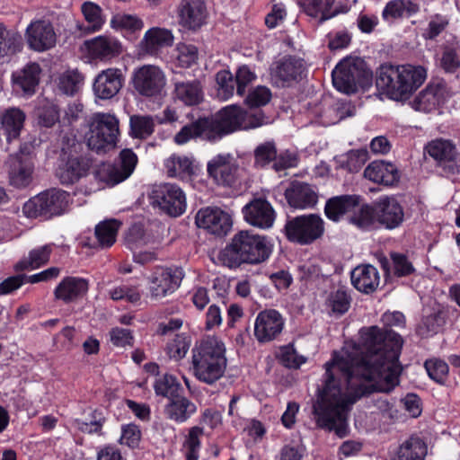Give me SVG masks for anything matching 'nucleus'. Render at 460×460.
<instances>
[{
	"label": "nucleus",
	"mask_w": 460,
	"mask_h": 460,
	"mask_svg": "<svg viewBox=\"0 0 460 460\" xmlns=\"http://www.w3.org/2000/svg\"><path fill=\"white\" fill-rule=\"evenodd\" d=\"M361 337V349L334 352L325 363L324 385L313 405L317 425L334 430L340 438L347 434V415L352 404L374 392L389 393L399 383L401 336L372 326Z\"/></svg>",
	"instance_id": "1"
},
{
	"label": "nucleus",
	"mask_w": 460,
	"mask_h": 460,
	"mask_svg": "<svg viewBox=\"0 0 460 460\" xmlns=\"http://www.w3.org/2000/svg\"><path fill=\"white\" fill-rule=\"evenodd\" d=\"M425 79L426 70L422 66L383 65L376 84L390 99L403 101L409 99Z\"/></svg>",
	"instance_id": "2"
},
{
	"label": "nucleus",
	"mask_w": 460,
	"mask_h": 460,
	"mask_svg": "<svg viewBox=\"0 0 460 460\" xmlns=\"http://www.w3.org/2000/svg\"><path fill=\"white\" fill-rule=\"evenodd\" d=\"M270 254V249L263 236L243 230L234 235L230 243L219 252L218 260L224 266L234 269L243 263H261Z\"/></svg>",
	"instance_id": "3"
},
{
	"label": "nucleus",
	"mask_w": 460,
	"mask_h": 460,
	"mask_svg": "<svg viewBox=\"0 0 460 460\" xmlns=\"http://www.w3.org/2000/svg\"><path fill=\"white\" fill-rule=\"evenodd\" d=\"M227 366L226 347L216 338H208L192 349L191 369L194 376L213 385L225 374Z\"/></svg>",
	"instance_id": "4"
},
{
	"label": "nucleus",
	"mask_w": 460,
	"mask_h": 460,
	"mask_svg": "<svg viewBox=\"0 0 460 460\" xmlns=\"http://www.w3.org/2000/svg\"><path fill=\"white\" fill-rule=\"evenodd\" d=\"M118 118L111 113H94L88 122L86 133L88 147L98 154H105L116 147L119 134Z\"/></svg>",
	"instance_id": "5"
},
{
	"label": "nucleus",
	"mask_w": 460,
	"mask_h": 460,
	"mask_svg": "<svg viewBox=\"0 0 460 460\" xmlns=\"http://www.w3.org/2000/svg\"><path fill=\"white\" fill-rule=\"evenodd\" d=\"M69 195L62 190L51 189L38 194L23 205V213L28 217L61 215L68 206Z\"/></svg>",
	"instance_id": "6"
},
{
	"label": "nucleus",
	"mask_w": 460,
	"mask_h": 460,
	"mask_svg": "<svg viewBox=\"0 0 460 460\" xmlns=\"http://www.w3.org/2000/svg\"><path fill=\"white\" fill-rule=\"evenodd\" d=\"M324 233V222L316 214L298 216L288 220L285 225L287 238L301 245L313 243Z\"/></svg>",
	"instance_id": "7"
},
{
	"label": "nucleus",
	"mask_w": 460,
	"mask_h": 460,
	"mask_svg": "<svg viewBox=\"0 0 460 460\" xmlns=\"http://www.w3.org/2000/svg\"><path fill=\"white\" fill-rule=\"evenodd\" d=\"M69 146L62 147L61 163L56 175L64 185L74 184L86 174L89 169L88 161L76 154L81 144L75 137L68 138Z\"/></svg>",
	"instance_id": "8"
},
{
	"label": "nucleus",
	"mask_w": 460,
	"mask_h": 460,
	"mask_svg": "<svg viewBox=\"0 0 460 460\" xmlns=\"http://www.w3.org/2000/svg\"><path fill=\"white\" fill-rule=\"evenodd\" d=\"M367 76L361 59L344 58L332 72V83L339 92L350 94L357 92L358 84Z\"/></svg>",
	"instance_id": "9"
},
{
	"label": "nucleus",
	"mask_w": 460,
	"mask_h": 460,
	"mask_svg": "<svg viewBox=\"0 0 460 460\" xmlns=\"http://www.w3.org/2000/svg\"><path fill=\"white\" fill-rule=\"evenodd\" d=\"M31 152L32 146L23 144L19 152L10 155L6 162L10 184L15 188H25L32 181L34 163Z\"/></svg>",
	"instance_id": "10"
},
{
	"label": "nucleus",
	"mask_w": 460,
	"mask_h": 460,
	"mask_svg": "<svg viewBox=\"0 0 460 460\" xmlns=\"http://www.w3.org/2000/svg\"><path fill=\"white\" fill-rule=\"evenodd\" d=\"M137 164V155L129 148L122 149L113 164H103L98 169L101 181L114 186L127 180Z\"/></svg>",
	"instance_id": "11"
},
{
	"label": "nucleus",
	"mask_w": 460,
	"mask_h": 460,
	"mask_svg": "<svg viewBox=\"0 0 460 460\" xmlns=\"http://www.w3.org/2000/svg\"><path fill=\"white\" fill-rule=\"evenodd\" d=\"M184 272L180 267L157 269L149 278V292L152 299L162 301L173 294L181 286Z\"/></svg>",
	"instance_id": "12"
},
{
	"label": "nucleus",
	"mask_w": 460,
	"mask_h": 460,
	"mask_svg": "<svg viewBox=\"0 0 460 460\" xmlns=\"http://www.w3.org/2000/svg\"><path fill=\"white\" fill-rule=\"evenodd\" d=\"M153 203L171 217L181 215L186 208V197L175 184L164 183L155 186L152 191Z\"/></svg>",
	"instance_id": "13"
},
{
	"label": "nucleus",
	"mask_w": 460,
	"mask_h": 460,
	"mask_svg": "<svg viewBox=\"0 0 460 460\" xmlns=\"http://www.w3.org/2000/svg\"><path fill=\"white\" fill-rule=\"evenodd\" d=\"M132 84L140 95L153 97L165 86V75L158 66L144 65L133 72Z\"/></svg>",
	"instance_id": "14"
},
{
	"label": "nucleus",
	"mask_w": 460,
	"mask_h": 460,
	"mask_svg": "<svg viewBox=\"0 0 460 460\" xmlns=\"http://www.w3.org/2000/svg\"><path fill=\"white\" fill-rule=\"evenodd\" d=\"M29 48L37 52L47 51L57 43V35L52 24L46 20L31 22L25 31Z\"/></svg>",
	"instance_id": "15"
},
{
	"label": "nucleus",
	"mask_w": 460,
	"mask_h": 460,
	"mask_svg": "<svg viewBox=\"0 0 460 460\" xmlns=\"http://www.w3.org/2000/svg\"><path fill=\"white\" fill-rule=\"evenodd\" d=\"M376 223L385 229L399 227L404 219L402 207L394 197H381L374 202Z\"/></svg>",
	"instance_id": "16"
},
{
	"label": "nucleus",
	"mask_w": 460,
	"mask_h": 460,
	"mask_svg": "<svg viewBox=\"0 0 460 460\" xmlns=\"http://www.w3.org/2000/svg\"><path fill=\"white\" fill-rule=\"evenodd\" d=\"M284 328L282 315L274 309L258 314L254 324V335L259 342H269L277 339Z\"/></svg>",
	"instance_id": "17"
},
{
	"label": "nucleus",
	"mask_w": 460,
	"mask_h": 460,
	"mask_svg": "<svg viewBox=\"0 0 460 460\" xmlns=\"http://www.w3.org/2000/svg\"><path fill=\"white\" fill-rule=\"evenodd\" d=\"M125 75L121 69L110 67L100 72L94 79L93 90L94 95L102 100H110L116 96L124 85Z\"/></svg>",
	"instance_id": "18"
},
{
	"label": "nucleus",
	"mask_w": 460,
	"mask_h": 460,
	"mask_svg": "<svg viewBox=\"0 0 460 460\" xmlns=\"http://www.w3.org/2000/svg\"><path fill=\"white\" fill-rule=\"evenodd\" d=\"M243 213L248 224L261 229L270 228L276 218L272 205L263 198L251 200L243 207Z\"/></svg>",
	"instance_id": "19"
},
{
	"label": "nucleus",
	"mask_w": 460,
	"mask_h": 460,
	"mask_svg": "<svg viewBox=\"0 0 460 460\" xmlns=\"http://www.w3.org/2000/svg\"><path fill=\"white\" fill-rule=\"evenodd\" d=\"M242 107L229 105L221 109L214 118H208L215 140L223 136L242 130Z\"/></svg>",
	"instance_id": "20"
},
{
	"label": "nucleus",
	"mask_w": 460,
	"mask_h": 460,
	"mask_svg": "<svg viewBox=\"0 0 460 460\" xmlns=\"http://www.w3.org/2000/svg\"><path fill=\"white\" fill-rule=\"evenodd\" d=\"M177 14L181 27L197 31L205 24L208 13L202 0H181L177 7Z\"/></svg>",
	"instance_id": "21"
},
{
	"label": "nucleus",
	"mask_w": 460,
	"mask_h": 460,
	"mask_svg": "<svg viewBox=\"0 0 460 460\" xmlns=\"http://www.w3.org/2000/svg\"><path fill=\"white\" fill-rule=\"evenodd\" d=\"M196 225L216 235H225L230 230L232 223L228 214L216 208L200 209L195 217Z\"/></svg>",
	"instance_id": "22"
},
{
	"label": "nucleus",
	"mask_w": 460,
	"mask_h": 460,
	"mask_svg": "<svg viewBox=\"0 0 460 460\" xmlns=\"http://www.w3.org/2000/svg\"><path fill=\"white\" fill-rule=\"evenodd\" d=\"M89 280L81 277H65L54 289L55 299L70 304L82 299L88 293Z\"/></svg>",
	"instance_id": "23"
},
{
	"label": "nucleus",
	"mask_w": 460,
	"mask_h": 460,
	"mask_svg": "<svg viewBox=\"0 0 460 460\" xmlns=\"http://www.w3.org/2000/svg\"><path fill=\"white\" fill-rule=\"evenodd\" d=\"M304 72L302 60L286 57L271 65L270 76L272 82L277 85L284 86L293 81L301 78Z\"/></svg>",
	"instance_id": "24"
},
{
	"label": "nucleus",
	"mask_w": 460,
	"mask_h": 460,
	"mask_svg": "<svg viewBox=\"0 0 460 460\" xmlns=\"http://www.w3.org/2000/svg\"><path fill=\"white\" fill-rule=\"evenodd\" d=\"M447 97V93L444 83H431L415 97L412 108L419 111L430 112L441 105Z\"/></svg>",
	"instance_id": "25"
},
{
	"label": "nucleus",
	"mask_w": 460,
	"mask_h": 460,
	"mask_svg": "<svg viewBox=\"0 0 460 460\" xmlns=\"http://www.w3.org/2000/svg\"><path fill=\"white\" fill-rule=\"evenodd\" d=\"M285 197L290 207L306 209L314 208L318 201L316 190L308 183L294 181L285 191Z\"/></svg>",
	"instance_id": "26"
},
{
	"label": "nucleus",
	"mask_w": 460,
	"mask_h": 460,
	"mask_svg": "<svg viewBox=\"0 0 460 460\" xmlns=\"http://www.w3.org/2000/svg\"><path fill=\"white\" fill-rule=\"evenodd\" d=\"M236 170L229 154L217 155L208 163V172L217 184L231 186L235 181Z\"/></svg>",
	"instance_id": "27"
},
{
	"label": "nucleus",
	"mask_w": 460,
	"mask_h": 460,
	"mask_svg": "<svg viewBox=\"0 0 460 460\" xmlns=\"http://www.w3.org/2000/svg\"><path fill=\"white\" fill-rule=\"evenodd\" d=\"M41 67L36 62H30L12 75V83L15 90L23 94L32 95L39 85Z\"/></svg>",
	"instance_id": "28"
},
{
	"label": "nucleus",
	"mask_w": 460,
	"mask_h": 460,
	"mask_svg": "<svg viewBox=\"0 0 460 460\" xmlns=\"http://www.w3.org/2000/svg\"><path fill=\"white\" fill-rule=\"evenodd\" d=\"M364 176L373 182L387 186L394 185L400 178L397 167L382 160L369 164L364 171Z\"/></svg>",
	"instance_id": "29"
},
{
	"label": "nucleus",
	"mask_w": 460,
	"mask_h": 460,
	"mask_svg": "<svg viewBox=\"0 0 460 460\" xmlns=\"http://www.w3.org/2000/svg\"><path fill=\"white\" fill-rule=\"evenodd\" d=\"M89 53L93 58L110 59L121 53V44L113 37L98 36L86 41Z\"/></svg>",
	"instance_id": "30"
},
{
	"label": "nucleus",
	"mask_w": 460,
	"mask_h": 460,
	"mask_svg": "<svg viewBox=\"0 0 460 460\" xmlns=\"http://www.w3.org/2000/svg\"><path fill=\"white\" fill-rule=\"evenodd\" d=\"M22 38L15 31L0 22V64L7 63L22 49Z\"/></svg>",
	"instance_id": "31"
},
{
	"label": "nucleus",
	"mask_w": 460,
	"mask_h": 460,
	"mask_svg": "<svg viewBox=\"0 0 460 460\" xmlns=\"http://www.w3.org/2000/svg\"><path fill=\"white\" fill-rule=\"evenodd\" d=\"M196 411V404L181 395L171 399L164 407L166 418L176 423L186 422Z\"/></svg>",
	"instance_id": "32"
},
{
	"label": "nucleus",
	"mask_w": 460,
	"mask_h": 460,
	"mask_svg": "<svg viewBox=\"0 0 460 460\" xmlns=\"http://www.w3.org/2000/svg\"><path fill=\"white\" fill-rule=\"evenodd\" d=\"M359 204V198L355 195H342L331 198L324 208L325 216L338 222L345 214L352 212Z\"/></svg>",
	"instance_id": "33"
},
{
	"label": "nucleus",
	"mask_w": 460,
	"mask_h": 460,
	"mask_svg": "<svg viewBox=\"0 0 460 460\" xmlns=\"http://www.w3.org/2000/svg\"><path fill=\"white\" fill-rule=\"evenodd\" d=\"M351 282L360 292L372 293L379 284L378 271L372 265L358 266L351 272Z\"/></svg>",
	"instance_id": "34"
},
{
	"label": "nucleus",
	"mask_w": 460,
	"mask_h": 460,
	"mask_svg": "<svg viewBox=\"0 0 460 460\" xmlns=\"http://www.w3.org/2000/svg\"><path fill=\"white\" fill-rule=\"evenodd\" d=\"M202 137L204 139L214 141L215 135H213L208 122V118L199 119L190 124L185 125L175 135L174 141L178 145H183L195 137Z\"/></svg>",
	"instance_id": "35"
},
{
	"label": "nucleus",
	"mask_w": 460,
	"mask_h": 460,
	"mask_svg": "<svg viewBox=\"0 0 460 460\" xmlns=\"http://www.w3.org/2000/svg\"><path fill=\"white\" fill-rule=\"evenodd\" d=\"M427 454L426 442L418 436H411L398 447L392 460H425Z\"/></svg>",
	"instance_id": "36"
},
{
	"label": "nucleus",
	"mask_w": 460,
	"mask_h": 460,
	"mask_svg": "<svg viewBox=\"0 0 460 460\" xmlns=\"http://www.w3.org/2000/svg\"><path fill=\"white\" fill-rule=\"evenodd\" d=\"M25 118V113L19 108L13 107L4 111L1 118V124L8 142L19 137Z\"/></svg>",
	"instance_id": "37"
},
{
	"label": "nucleus",
	"mask_w": 460,
	"mask_h": 460,
	"mask_svg": "<svg viewBox=\"0 0 460 460\" xmlns=\"http://www.w3.org/2000/svg\"><path fill=\"white\" fill-rule=\"evenodd\" d=\"M172 41L171 31L155 27L146 32L141 45L146 53L154 54L159 48L172 45Z\"/></svg>",
	"instance_id": "38"
},
{
	"label": "nucleus",
	"mask_w": 460,
	"mask_h": 460,
	"mask_svg": "<svg viewBox=\"0 0 460 460\" xmlns=\"http://www.w3.org/2000/svg\"><path fill=\"white\" fill-rule=\"evenodd\" d=\"M174 93L177 99L186 105H196L203 100V93L198 80L174 82Z\"/></svg>",
	"instance_id": "39"
},
{
	"label": "nucleus",
	"mask_w": 460,
	"mask_h": 460,
	"mask_svg": "<svg viewBox=\"0 0 460 460\" xmlns=\"http://www.w3.org/2000/svg\"><path fill=\"white\" fill-rule=\"evenodd\" d=\"M164 167L167 175L172 178L183 179L194 174L193 161L185 155H172L165 160Z\"/></svg>",
	"instance_id": "40"
},
{
	"label": "nucleus",
	"mask_w": 460,
	"mask_h": 460,
	"mask_svg": "<svg viewBox=\"0 0 460 460\" xmlns=\"http://www.w3.org/2000/svg\"><path fill=\"white\" fill-rule=\"evenodd\" d=\"M419 11V6L409 0H393L386 4L383 11V18L388 22L404 16H411Z\"/></svg>",
	"instance_id": "41"
},
{
	"label": "nucleus",
	"mask_w": 460,
	"mask_h": 460,
	"mask_svg": "<svg viewBox=\"0 0 460 460\" xmlns=\"http://www.w3.org/2000/svg\"><path fill=\"white\" fill-rule=\"evenodd\" d=\"M355 112V106L349 102L338 101L333 106L324 111L321 123L324 126L333 125L345 118L354 116Z\"/></svg>",
	"instance_id": "42"
},
{
	"label": "nucleus",
	"mask_w": 460,
	"mask_h": 460,
	"mask_svg": "<svg viewBox=\"0 0 460 460\" xmlns=\"http://www.w3.org/2000/svg\"><path fill=\"white\" fill-rule=\"evenodd\" d=\"M425 151L438 162H450L456 156V148L448 140L436 139L429 142Z\"/></svg>",
	"instance_id": "43"
},
{
	"label": "nucleus",
	"mask_w": 460,
	"mask_h": 460,
	"mask_svg": "<svg viewBox=\"0 0 460 460\" xmlns=\"http://www.w3.org/2000/svg\"><path fill=\"white\" fill-rule=\"evenodd\" d=\"M155 130V120L150 115H132L129 118V134L134 138L146 139Z\"/></svg>",
	"instance_id": "44"
},
{
	"label": "nucleus",
	"mask_w": 460,
	"mask_h": 460,
	"mask_svg": "<svg viewBox=\"0 0 460 460\" xmlns=\"http://www.w3.org/2000/svg\"><path fill=\"white\" fill-rule=\"evenodd\" d=\"M120 223L115 219L105 220L95 226V236L102 248H108L116 242Z\"/></svg>",
	"instance_id": "45"
},
{
	"label": "nucleus",
	"mask_w": 460,
	"mask_h": 460,
	"mask_svg": "<svg viewBox=\"0 0 460 460\" xmlns=\"http://www.w3.org/2000/svg\"><path fill=\"white\" fill-rule=\"evenodd\" d=\"M81 11L88 22L87 27L84 28L86 32H95L102 29L105 19L102 15V9L97 4L90 1L84 2L81 6Z\"/></svg>",
	"instance_id": "46"
},
{
	"label": "nucleus",
	"mask_w": 460,
	"mask_h": 460,
	"mask_svg": "<svg viewBox=\"0 0 460 460\" xmlns=\"http://www.w3.org/2000/svg\"><path fill=\"white\" fill-rule=\"evenodd\" d=\"M51 252L52 248L49 244L33 249L30 252L27 258L16 264L15 268L16 270H23L28 268L35 269L44 265L49 261Z\"/></svg>",
	"instance_id": "47"
},
{
	"label": "nucleus",
	"mask_w": 460,
	"mask_h": 460,
	"mask_svg": "<svg viewBox=\"0 0 460 460\" xmlns=\"http://www.w3.org/2000/svg\"><path fill=\"white\" fill-rule=\"evenodd\" d=\"M154 389L156 395L167 397L170 401L179 395L178 392L181 389V384L176 376L171 374H164L155 379Z\"/></svg>",
	"instance_id": "48"
},
{
	"label": "nucleus",
	"mask_w": 460,
	"mask_h": 460,
	"mask_svg": "<svg viewBox=\"0 0 460 460\" xmlns=\"http://www.w3.org/2000/svg\"><path fill=\"white\" fill-rule=\"evenodd\" d=\"M84 76L77 70H67L58 78V88L66 95H74L78 92Z\"/></svg>",
	"instance_id": "49"
},
{
	"label": "nucleus",
	"mask_w": 460,
	"mask_h": 460,
	"mask_svg": "<svg viewBox=\"0 0 460 460\" xmlns=\"http://www.w3.org/2000/svg\"><path fill=\"white\" fill-rule=\"evenodd\" d=\"M352 211L353 214L349 217V221L360 229H368L376 223L374 203L363 205Z\"/></svg>",
	"instance_id": "50"
},
{
	"label": "nucleus",
	"mask_w": 460,
	"mask_h": 460,
	"mask_svg": "<svg viewBox=\"0 0 460 460\" xmlns=\"http://www.w3.org/2000/svg\"><path fill=\"white\" fill-rule=\"evenodd\" d=\"M149 238L141 224L132 225L125 235V244L132 252L146 245Z\"/></svg>",
	"instance_id": "51"
},
{
	"label": "nucleus",
	"mask_w": 460,
	"mask_h": 460,
	"mask_svg": "<svg viewBox=\"0 0 460 460\" xmlns=\"http://www.w3.org/2000/svg\"><path fill=\"white\" fill-rule=\"evenodd\" d=\"M190 346V340L187 335L175 334L166 346V352L170 358L181 360L183 358Z\"/></svg>",
	"instance_id": "52"
},
{
	"label": "nucleus",
	"mask_w": 460,
	"mask_h": 460,
	"mask_svg": "<svg viewBox=\"0 0 460 460\" xmlns=\"http://www.w3.org/2000/svg\"><path fill=\"white\" fill-rule=\"evenodd\" d=\"M445 323V319L440 312H435L423 318L417 332L421 337H429L438 333Z\"/></svg>",
	"instance_id": "53"
},
{
	"label": "nucleus",
	"mask_w": 460,
	"mask_h": 460,
	"mask_svg": "<svg viewBox=\"0 0 460 460\" xmlns=\"http://www.w3.org/2000/svg\"><path fill=\"white\" fill-rule=\"evenodd\" d=\"M242 130L257 128L269 123L268 117L260 110H244L242 108Z\"/></svg>",
	"instance_id": "54"
},
{
	"label": "nucleus",
	"mask_w": 460,
	"mask_h": 460,
	"mask_svg": "<svg viewBox=\"0 0 460 460\" xmlns=\"http://www.w3.org/2000/svg\"><path fill=\"white\" fill-rule=\"evenodd\" d=\"M217 84V95L223 100H227L233 96L235 87V79L233 75L226 70H221L216 75Z\"/></svg>",
	"instance_id": "55"
},
{
	"label": "nucleus",
	"mask_w": 460,
	"mask_h": 460,
	"mask_svg": "<svg viewBox=\"0 0 460 460\" xmlns=\"http://www.w3.org/2000/svg\"><path fill=\"white\" fill-rule=\"evenodd\" d=\"M440 66L447 73H454L460 67L459 47L457 45L443 47Z\"/></svg>",
	"instance_id": "56"
},
{
	"label": "nucleus",
	"mask_w": 460,
	"mask_h": 460,
	"mask_svg": "<svg viewBox=\"0 0 460 460\" xmlns=\"http://www.w3.org/2000/svg\"><path fill=\"white\" fill-rule=\"evenodd\" d=\"M327 303L332 313L341 315L349 310L350 297L345 290L337 289L330 294Z\"/></svg>",
	"instance_id": "57"
},
{
	"label": "nucleus",
	"mask_w": 460,
	"mask_h": 460,
	"mask_svg": "<svg viewBox=\"0 0 460 460\" xmlns=\"http://www.w3.org/2000/svg\"><path fill=\"white\" fill-rule=\"evenodd\" d=\"M331 3L329 0H311L305 7V13L312 17L320 15L319 22L333 17L337 13H329Z\"/></svg>",
	"instance_id": "58"
},
{
	"label": "nucleus",
	"mask_w": 460,
	"mask_h": 460,
	"mask_svg": "<svg viewBox=\"0 0 460 460\" xmlns=\"http://www.w3.org/2000/svg\"><path fill=\"white\" fill-rule=\"evenodd\" d=\"M112 28L127 29L131 31H140L143 26V21L137 15L132 14H116L111 21Z\"/></svg>",
	"instance_id": "59"
},
{
	"label": "nucleus",
	"mask_w": 460,
	"mask_h": 460,
	"mask_svg": "<svg viewBox=\"0 0 460 460\" xmlns=\"http://www.w3.org/2000/svg\"><path fill=\"white\" fill-rule=\"evenodd\" d=\"M141 437L142 433L138 426L136 424L124 425L121 428L119 443L134 449L139 447Z\"/></svg>",
	"instance_id": "60"
},
{
	"label": "nucleus",
	"mask_w": 460,
	"mask_h": 460,
	"mask_svg": "<svg viewBox=\"0 0 460 460\" xmlns=\"http://www.w3.org/2000/svg\"><path fill=\"white\" fill-rule=\"evenodd\" d=\"M270 99V90L266 86L259 85L249 92L245 102L250 108H256L266 105Z\"/></svg>",
	"instance_id": "61"
},
{
	"label": "nucleus",
	"mask_w": 460,
	"mask_h": 460,
	"mask_svg": "<svg viewBox=\"0 0 460 460\" xmlns=\"http://www.w3.org/2000/svg\"><path fill=\"white\" fill-rule=\"evenodd\" d=\"M177 59L182 67H190L198 59V49L192 44L180 43L177 46Z\"/></svg>",
	"instance_id": "62"
},
{
	"label": "nucleus",
	"mask_w": 460,
	"mask_h": 460,
	"mask_svg": "<svg viewBox=\"0 0 460 460\" xmlns=\"http://www.w3.org/2000/svg\"><path fill=\"white\" fill-rule=\"evenodd\" d=\"M203 434V429L198 426L192 427L186 440L188 451L186 453L187 460H198L199 449L200 447L199 437Z\"/></svg>",
	"instance_id": "63"
},
{
	"label": "nucleus",
	"mask_w": 460,
	"mask_h": 460,
	"mask_svg": "<svg viewBox=\"0 0 460 460\" xmlns=\"http://www.w3.org/2000/svg\"><path fill=\"white\" fill-rule=\"evenodd\" d=\"M390 257L393 262L394 275L397 277H404L413 273L414 267L405 254L391 252Z\"/></svg>",
	"instance_id": "64"
}]
</instances>
